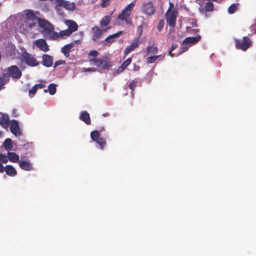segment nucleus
Instances as JSON below:
<instances>
[{"label":"nucleus","mask_w":256,"mask_h":256,"mask_svg":"<svg viewBox=\"0 0 256 256\" xmlns=\"http://www.w3.org/2000/svg\"><path fill=\"white\" fill-rule=\"evenodd\" d=\"M44 92H48V88L47 90V89H45L44 90Z\"/></svg>","instance_id":"54"},{"label":"nucleus","mask_w":256,"mask_h":256,"mask_svg":"<svg viewBox=\"0 0 256 256\" xmlns=\"http://www.w3.org/2000/svg\"><path fill=\"white\" fill-rule=\"evenodd\" d=\"M66 24L68 26V29L70 30L72 33L78 30V24L72 20H67L66 21Z\"/></svg>","instance_id":"19"},{"label":"nucleus","mask_w":256,"mask_h":256,"mask_svg":"<svg viewBox=\"0 0 256 256\" xmlns=\"http://www.w3.org/2000/svg\"><path fill=\"white\" fill-rule=\"evenodd\" d=\"M96 32H94V38H93V39L94 40H96Z\"/></svg>","instance_id":"53"},{"label":"nucleus","mask_w":256,"mask_h":256,"mask_svg":"<svg viewBox=\"0 0 256 256\" xmlns=\"http://www.w3.org/2000/svg\"><path fill=\"white\" fill-rule=\"evenodd\" d=\"M83 72H95V69L94 68H82Z\"/></svg>","instance_id":"39"},{"label":"nucleus","mask_w":256,"mask_h":256,"mask_svg":"<svg viewBox=\"0 0 256 256\" xmlns=\"http://www.w3.org/2000/svg\"><path fill=\"white\" fill-rule=\"evenodd\" d=\"M172 6H173V4L170 3V6L166 14V20L168 24L173 28L176 26L178 12L175 10H171Z\"/></svg>","instance_id":"5"},{"label":"nucleus","mask_w":256,"mask_h":256,"mask_svg":"<svg viewBox=\"0 0 256 256\" xmlns=\"http://www.w3.org/2000/svg\"><path fill=\"white\" fill-rule=\"evenodd\" d=\"M0 125L4 128L8 129L10 125V117L6 114L0 112Z\"/></svg>","instance_id":"10"},{"label":"nucleus","mask_w":256,"mask_h":256,"mask_svg":"<svg viewBox=\"0 0 256 256\" xmlns=\"http://www.w3.org/2000/svg\"><path fill=\"white\" fill-rule=\"evenodd\" d=\"M134 6L135 4L134 2L128 5L122 10V12L118 14V18L124 21L127 24H132V18H130V16Z\"/></svg>","instance_id":"2"},{"label":"nucleus","mask_w":256,"mask_h":256,"mask_svg":"<svg viewBox=\"0 0 256 256\" xmlns=\"http://www.w3.org/2000/svg\"><path fill=\"white\" fill-rule=\"evenodd\" d=\"M4 74L8 76V82L10 76L14 79H19L22 74L19 68L16 66L14 65L8 68L6 72L4 73Z\"/></svg>","instance_id":"6"},{"label":"nucleus","mask_w":256,"mask_h":256,"mask_svg":"<svg viewBox=\"0 0 256 256\" xmlns=\"http://www.w3.org/2000/svg\"><path fill=\"white\" fill-rule=\"evenodd\" d=\"M138 30L140 33V34L141 35L142 32V26H140L138 27Z\"/></svg>","instance_id":"45"},{"label":"nucleus","mask_w":256,"mask_h":256,"mask_svg":"<svg viewBox=\"0 0 256 256\" xmlns=\"http://www.w3.org/2000/svg\"><path fill=\"white\" fill-rule=\"evenodd\" d=\"M160 26H161V25H160V24H158V29H159L160 30Z\"/></svg>","instance_id":"55"},{"label":"nucleus","mask_w":256,"mask_h":256,"mask_svg":"<svg viewBox=\"0 0 256 256\" xmlns=\"http://www.w3.org/2000/svg\"><path fill=\"white\" fill-rule=\"evenodd\" d=\"M38 24L44 32L50 36L52 38L58 37L57 32L54 30V26L50 22L42 18H38Z\"/></svg>","instance_id":"1"},{"label":"nucleus","mask_w":256,"mask_h":256,"mask_svg":"<svg viewBox=\"0 0 256 256\" xmlns=\"http://www.w3.org/2000/svg\"><path fill=\"white\" fill-rule=\"evenodd\" d=\"M236 9L237 6L236 4H234L230 6V7L228 8V12L230 14H232L236 12Z\"/></svg>","instance_id":"30"},{"label":"nucleus","mask_w":256,"mask_h":256,"mask_svg":"<svg viewBox=\"0 0 256 256\" xmlns=\"http://www.w3.org/2000/svg\"><path fill=\"white\" fill-rule=\"evenodd\" d=\"M4 170V167L2 164L0 162V172H3Z\"/></svg>","instance_id":"48"},{"label":"nucleus","mask_w":256,"mask_h":256,"mask_svg":"<svg viewBox=\"0 0 256 256\" xmlns=\"http://www.w3.org/2000/svg\"><path fill=\"white\" fill-rule=\"evenodd\" d=\"M110 0H101L100 6L102 8H106L110 4Z\"/></svg>","instance_id":"35"},{"label":"nucleus","mask_w":256,"mask_h":256,"mask_svg":"<svg viewBox=\"0 0 256 256\" xmlns=\"http://www.w3.org/2000/svg\"><path fill=\"white\" fill-rule=\"evenodd\" d=\"M10 132L16 137L20 136L22 135V132L20 128L18 122L15 120L11 121L10 126Z\"/></svg>","instance_id":"8"},{"label":"nucleus","mask_w":256,"mask_h":256,"mask_svg":"<svg viewBox=\"0 0 256 256\" xmlns=\"http://www.w3.org/2000/svg\"><path fill=\"white\" fill-rule=\"evenodd\" d=\"M20 167L23 170L30 171L32 169V166L26 160H20L18 162Z\"/></svg>","instance_id":"17"},{"label":"nucleus","mask_w":256,"mask_h":256,"mask_svg":"<svg viewBox=\"0 0 256 256\" xmlns=\"http://www.w3.org/2000/svg\"><path fill=\"white\" fill-rule=\"evenodd\" d=\"M38 88H42L46 86V85L44 84L40 83L38 84H35Z\"/></svg>","instance_id":"41"},{"label":"nucleus","mask_w":256,"mask_h":256,"mask_svg":"<svg viewBox=\"0 0 256 256\" xmlns=\"http://www.w3.org/2000/svg\"><path fill=\"white\" fill-rule=\"evenodd\" d=\"M124 70V68L121 66H120L118 70H117V72L118 73H120V72H123V70Z\"/></svg>","instance_id":"44"},{"label":"nucleus","mask_w":256,"mask_h":256,"mask_svg":"<svg viewBox=\"0 0 256 256\" xmlns=\"http://www.w3.org/2000/svg\"><path fill=\"white\" fill-rule=\"evenodd\" d=\"M36 44L41 50L44 52H46L49 50L46 41L44 39L38 40L36 41Z\"/></svg>","instance_id":"15"},{"label":"nucleus","mask_w":256,"mask_h":256,"mask_svg":"<svg viewBox=\"0 0 256 256\" xmlns=\"http://www.w3.org/2000/svg\"><path fill=\"white\" fill-rule=\"evenodd\" d=\"M172 51H170V50H169V52H168V55H170V56H171L172 57H173V56H174V54H173L172 53Z\"/></svg>","instance_id":"52"},{"label":"nucleus","mask_w":256,"mask_h":256,"mask_svg":"<svg viewBox=\"0 0 256 256\" xmlns=\"http://www.w3.org/2000/svg\"><path fill=\"white\" fill-rule=\"evenodd\" d=\"M90 137L93 141H96V130L91 132Z\"/></svg>","instance_id":"38"},{"label":"nucleus","mask_w":256,"mask_h":256,"mask_svg":"<svg viewBox=\"0 0 256 256\" xmlns=\"http://www.w3.org/2000/svg\"><path fill=\"white\" fill-rule=\"evenodd\" d=\"M132 62V58H129L126 59L124 62L122 64V66L126 69L128 66Z\"/></svg>","instance_id":"32"},{"label":"nucleus","mask_w":256,"mask_h":256,"mask_svg":"<svg viewBox=\"0 0 256 256\" xmlns=\"http://www.w3.org/2000/svg\"><path fill=\"white\" fill-rule=\"evenodd\" d=\"M97 144L100 146L101 150H103L106 145V140L104 138L100 137L99 131L97 130Z\"/></svg>","instance_id":"22"},{"label":"nucleus","mask_w":256,"mask_h":256,"mask_svg":"<svg viewBox=\"0 0 256 256\" xmlns=\"http://www.w3.org/2000/svg\"><path fill=\"white\" fill-rule=\"evenodd\" d=\"M8 156L6 157V156H5L1 162L4 164H6L8 162Z\"/></svg>","instance_id":"46"},{"label":"nucleus","mask_w":256,"mask_h":256,"mask_svg":"<svg viewBox=\"0 0 256 256\" xmlns=\"http://www.w3.org/2000/svg\"><path fill=\"white\" fill-rule=\"evenodd\" d=\"M148 54L152 53L153 54H156L158 52V48L156 46H154V45L148 46L147 48Z\"/></svg>","instance_id":"27"},{"label":"nucleus","mask_w":256,"mask_h":256,"mask_svg":"<svg viewBox=\"0 0 256 256\" xmlns=\"http://www.w3.org/2000/svg\"><path fill=\"white\" fill-rule=\"evenodd\" d=\"M8 76L6 74H2V76H0V90L4 88V86L8 82Z\"/></svg>","instance_id":"25"},{"label":"nucleus","mask_w":256,"mask_h":256,"mask_svg":"<svg viewBox=\"0 0 256 256\" xmlns=\"http://www.w3.org/2000/svg\"><path fill=\"white\" fill-rule=\"evenodd\" d=\"M91 62H93L94 64H96V58H94L90 60Z\"/></svg>","instance_id":"51"},{"label":"nucleus","mask_w":256,"mask_h":256,"mask_svg":"<svg viewBox=\"0 0 256 256\" xmlns=\"http://www.w3.org/2000/svg\"><path fill=\"white\" fill-rule=\"evenodd\" d=\"M5 171L6 174L10 176H14L17 174L16 169L11 165H6L5 166Z\"/></svg>","instance_id":"20"},{"label":"nucleus","mask_w":256,"mask_h":256,"mask_svg":"<svg viewBox=\"0 0 256 256\" xmlns=\"http://www.w3.org/2000/svg\"><path fill=\"white\" fill-rule=\"evenodd\" d=\"M2 134V132L0 131V137L1 136Z\"/></svg>","instance_id":"56"},{"label":"nucleus","mask_w":256,"mask_h":256,"mask_svg":"<svg viewBox=\"0 0 256 256\" xmlns=\"http://www.w3.org/2000/svg\"><path fill=\"white\" fill-rule=\"evenodd\" d=\"M137 82L136 80H132L130 82V84H128L129 88L132 90V92H133L136 86Z\"/></svg>","instance_id":"33"},{"label":"nucleus","mask_w":256,"mask_h":256,"mask_svg":"<svg viewBox=\"0 0 256 256\" xmlns=\"http://www.w3.org/2000/svg\"><path fill=\"white\" fill-rule=\"evenodd\" d=\"M72 32L68 28L66 30H62L60 32V35L61 36H69Z\"/></svg>","instance_id":"31"},{"label":"nucleus","mask_w":256,"mask_h":256,"mask_svg":"<svg viewBox=\"0 0 256 256\" xmlns=\"http://www.w3.org/2000/svg\"><path fill=\"white\" fill-rule=\"evenodd\" d=\"M188 49V46L183 47V48H181L180 51L179 52V54H181L182 52L187 51Z\"/></svg>","instance_id":"40"},{"label":"nucleus","mask_w":256,"mask_h":256,"mask_svg":"<svg viewBox=\"0 0 256 256\" xmlns=\"http://www.w3.org/2000/svg\"><path fill=\"white\" fill-rule=\"evenodd\" d=\"M111 18L110 16H106L104 17V18L102 19L100 24L102 26H106L108 24L110 21Z\"/></svg>","instance_id":"28"},{"label":"nucleus","mask_w":256,"mask_h":256,"mask_svg":"<svg viewBox=\"0 0 256 256\" xmlns=\"http://www.w3.org/2000/svg\"><path fill=\"white\" fill-rule=\"evenodd\" d=\"M234 41L236 48L244 52L249 48L252 44L251 40L247 36H244L242 40L234 38Z\"/></svg>","instance_id":"3"},{"label":"nucleus","mask_w":256,"mask_h":256,"mask_svg":"<svg viewBox=\"0 0 256 256\" xmlns=\"http://www.w3.org/2000/svg\"><path fill=\"white\" fill-rule=\"evenodd\" d=\"M107 114H108L106 113V114H103V116H105L106 115H107Z\"/></svg>","instance_id":"58"},{"label":"nucleus","mask_w":256,"mask_h":256,"mask_svg":"<svg viewBox=\"0 0 256 256\" xmlns=\"http://www.w3.org/2000/svg\"><path fill=\"white\" fill-rule=\"evenodd\" d=\"M89 55L93 57H96V50H92L90 52Z\"/></svg>","instance_id":"43"},{"label":"nucleus","mask_w":256,"mask_h":256,"mask_svg":"<svg viewBox=\"0 0 256 256\" xmlns=\"http://www.w3.org/2000/svg\"><path fill=\"white\" fill-rule=\"evenodd\" d=\"M8 160L11 162H19V156L18 154H16L15 152H8Z\"/></svg>","instance_id":"21"},{"label":"nucleus","mask_w":256,"mask_h":256,"mask_svg":"<svg viewBox=\"0 0 256 256\" xmlns=\"http://www.w3.org/2000/svg\"><path fill=\"white\" fill-rule=\"evenodd\" d=\"M110 66V62L107 58H100L97 59V67L105 70L108 68Z\"/></svg>","instance_id":"12"},{"label":"nucleus","mask_w":256,"mask_h":256,"mask_svg":"<svg viewBox=\"0 0 256 256\" xmlns=\"http://www.w3.org/2000/svg\"><path fill=\"white\" fill-rule=\"evenodd\" d=\"M201 38V36L200 35H198L194 37H188L186 38L183 42L182 44H190V46L192 44H196Z\"/></svg>","instance_id":"14"},{"label":"nucleus","mask_w":256,"mask_h":256,"mask_svg":"<svg viewBox=\"0 0 256 256\" xmlns=\"http://www.w3.org/2000/svg\"><path fill=\"white\" fill-rule=\"evenodd\" d=\"M5 156L6 155L3 154H0V162H2V160L4 158Z\"/></svg>","instance_id":"50"},{"label":"nucleus","mask_w":256,"mask_h":256,"mask_svg":"<svg viewBox=\"0 0 256 256\" xmlns=\"http://www.w3.org/2000/svg\"><path fill=\"white\" fill-rule=\"evenodd\" d=\"M38 89V88H37L36 86L34 85L30 90H29V94H34L36 93Z\"/></svg>","instance_id":"37"},{"label":"nucleus","mask_w":256,"mask_h":256,"mask_svg":"<svg viewBox=\"0 0 256 256\" xmlns=\"http://www.w3.org/2000/svg\"><path fill=\"white\" fill-rule=\"evenodd\" d=\"M96 30H97V38H98V36H100L102 32H101V30L100 28H98V27H97Z\"/></svg>","instance_id":"47"},{"label":"nucleus","mask_w":256,"mask_h":256,"mask_svg":"<svg viewBox=\"0 0 256 256\" xmlns=\"http://www.w3.org/2000/svg\"><path fill=\"white\" fill-rule=\"evenodd\" d=\"M64 64H66L65 60H57L54 64V68H56L60 65Z\"/></svg>","instance_id":"36"},{"label":"nucleus","mask_w":256,"mask_h":256,"mask_svg":"<svg viewBox=\"0 0 256 256\" xmlns=\"http://www.w3.org/2000/svg\"><path fill=\"white\" fill-rule=\"evenodd\" d=\"M78 42H79L78 40L74 42L65 45L62 48V52L64 54L66 57L68 58L70 56V53L71 51V48H72V46H75V44H78Z\"/></svg>","instance_id":"13"},{"label":"nucleus","mask_w":256,"mask_h":256,"mask_svg":"<svg viewBox=\"0 0 256 256\" xmlns=\"http://www.w3.org/2000/svg\"><path fill=\"white\" fill-rule=\"evenodd\" d=\"M3 146L5 148L6 150L9 152L11 150L12 148V140L10 138H6L4 143Z\"/></svg>","instance_id":"24"},{"label":"nucleus","mask_w":256,"mask_h":256,"mask_svg":"<svg viewBox=\"0 0 256 256\" xmlns=\"http://www.w3.org/2000/svg\"><path fill=\"white\" fill-rule=\"evenodd\" d=\"M178 46L176 44H172L170 50V51H173L178 48Z\"/></svg>","instance_id":"42"},{"label":"nucleus","mask_w":256,"mask_h":256,"mask_svg":"<svg viewBox=\"0 0 256 256\" xmlns=\"http://www.w3.org/2000/svg\"><path fill=\"white\" fill-rule=\"evenodd\" d=\"M159 58H162V59L164 58V56L161 55L154 56H152L148 57L146 59V62L148 64H152L154 62Z\"/></svg>","instance_id":"26"},{"label":"nucleus","mask_w":256,"mask_h":256,"mask_svg":"<svg viewBox=\"0 0 256 256\" xmlns=\"http://www.w3.org/2000/svg\"><path fill=\"white\" fill-rule=\"evenodd\" d=\"M122 32H123L121 30L109 36L105 39V43L107 45H110L114 41V38H118Z\"/></svg>","instance_id":"16"},{"label":"nucleus","mask_w":256,"mask_h":256,"mask_svg":"<svg viewBox=\"0 0 256 256\" xmlns=\"http://www.w3.org/2000/svg\"><path fill=\"white\" fill-rule=\"evenodd\" d=\"M192 30L193 32H194L195 30H198L193 29Z\"/></svg>","instance_id":"57"},{"label":"nucleus","mask_w":256,"mask_h":256,"mask_svg":"<svg viewBox=\"0 0 256 256\" xmlns=\"http://www.w3.org/2000/svg\"><path fill=\"white\" fill-rule=\"evenodd\" d=\"M42 59L41 63L43 66L48 68L52 65L53 58L52 56L44 54L42 56Z\"/></svg>","instance_id":"11"},{"label":"nucleus","mask_w":256,"mask_h":256,"mask_svg":"<svg viewBox=\"0 0 256 256\" xmlns=\"http://www.w3.org/2000/svg\"><path fill=\"white\" fill-rule=\"evenodd\" d=\"M142 12L147 15H152L155 12V8L151 2L144 3L142 8Z\"/></svg>","instance_id":"9"},{"label":"nucleus","mask_w":256,"mask_h":256,"mask_svg":"<svg viewBox=\"0 0 256 256\" xmlns=\"http://www.w3.org/2000/svg\"><path fill=\"white\" fill-rule=\"evenodd\" d=\"M138 46V40L134 41L132 42L130 46H128L125 50L124 54L126 55H127L130 52L134 50Z\"/></svg>","instance_id":"23"},{"label":"nucleus","mask_w":256,"mask_h":256,"mask_svg":"<svg viewBox=\"0 0 256 256\" xmlns=\"http://www.w3.org/2000/svg\"><path fill=\"white\" fill-rule=\"evenodd\" d=\"M140 69V66L138 65L134 64V70L135 71H138Z\"/></svg>","instance_id":"49"},{"label":"nucleus","mask_w":256,"mask_h":256,"mask_svg":"<svg viewBox=\"0 0 256 256\" xmlns=\"http://www.w3.org/2000/svg\"><path fill=\"white\" fill-rule=\"evenodd\" d=\"M33 144L32 142L26 143L23 145V148L26 150H30L32 149Z\"/></svg>","instance_id":"34"},{"label":"nucleus","mask_w":256,"mask_h":256,"mask_svg":"<svg viewBox=\"0 0 256 256\" xmlns=\"http://www.w3.org/2000/svg\"><path fill=\"white\" fill-rule=\"evenodd\" d=\"M79 118L80 120L83 121L86 124H90V119L89 114L86 111L82 112Z\"/></svg>","instance_id":"18"},{"label":"nucleus","mask_w":256,"mask_h":256,"mask_svg":"<svg viewBox=\"0 0 256 256\" xmlns=\"http://www.w3.org/2000/svg\"><path fill=\"white\" fill-rule=\"evenodd\" d=\"M21 60L30 66H35L39 64V62L36 60L34 56L27 52L26 50L24 51L21 54Z\"/></svg>","instance_id":"7"},{"label":"nucleus","mask_w":256,"mask_h":256,"mask_svg":"<svg viewBox=\"0 0 256 256\" xmlns=\"http://www.w3.org/2000/svg\"><path fill=\"white\" fill-rule=\"evenodd\" d=\"M56 85L54 84H50L48 86V92L51 95H54L56 91Z\"/></svg>","instance_id":"29"},{"label":"nucleus","mask_w":256,"mask_h":256,"mask_svg":"<svg viewBox=\"0 0 256 256\" xmlns=\"http://www.w3.org/2000/svg\"><path fill=\"white\" fill-rule=\"evenodd\" d=\"M39 18L35 15L33 10H28L26 12L25 22L26 27L32 28L36 26Z\"/></svg>","instance_id":"4"}]
</instances>
